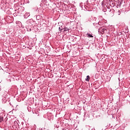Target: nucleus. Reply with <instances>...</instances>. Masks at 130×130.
<instances>
[{
    "mask_svg": "<svg viewBox=\"0 0 130 130\" xmlns=\"http://www.w3.org/2000/svg\"><path fill=\"white\" fill-rule=\"evenodd\" d=\"M14 124H15L16 126H19V124H18V122H17V121H14Z\"/></svg>",
    "mask_w": 130,
    "mask_h": 130,
    "instance_id": "nucleus-8",
    "label": "nucleus"
},
{
    "mask_svg": "<svg viewBox=\"0 0 130 130\" xmlns=\"http://www.w3.org/2000/svg\"><path fill=\"white\" fill-rule=\"evenodd\" d=\"M107 31L106 27H104L102 28L101 30L100 28L98 29V32L99 33H101V34H104Z\"/></svg>",
    "mask_w": 130,
    "mask_h": 130,
    "instance_id": "nucleus-2",
    "label": "nucleus"
},
{
    "mask_svg": "<svg viewBox=\"0 0 130 130\" xmlns=\"http://www.w3.org/2000/svg\"><path fill=\"white\" fill-rule=\"evenodd\" d=\"M64 31H69V28H68V27H64Z\"/></svg>",
    "mask_w": 130,
    "mask_h": 130,
    "instance_id": "nucleus-9",
    "label": "nucleus"
},
{
    "mask_svg": "<svg viewBox=\"0 0 130 130\" xmlns=\"http://www.w3.org/2000/svg\"><path fill=\"white\" fill-rule=\"evenodd\" d=\"M96 25H98V23H96Z\"/></svg>",
    "mask_w": 130,
    "mask_h": 130,
    "instance_id": "nucleus-14",
    "label": "nucleus"
},
{
    "mask_svg": "<svg viewBox=\"0 0 130 130\" xmlns=\"http://www.w3.org/2000/svg\"><path fill=\"white\" fill-rule=\"evenodd\" d=\"M2 90V88H1V86H0V91Z\"/></svg>",
    "mask_w": 130,
    "mask_h": 130,
    "instance_id": "nucleus-13",
    "label": "nucleus"
},
{
    "mask_svg": "<svg viewBox=\"0 0 130 130\" xmlns=\"http://www.w3.org/2000/svg\"><path fill=\"white\" fill-rule=\"evenodd\" d=\"M37 17H39V16H37Z\"/></svg>",
    "mask_w": 130,
    "mask_h": 130,
    "instance_id": "nucleus-15",
    "label": "nucleus"
},
{
    "mask_svg": "<svg viewBox=\"0 0 130 130\" xmlns=\"http://www.w3.org/2000/svg\"><path fill=\"white\" fill-rule=\"evenodd\" d=\"M104 12H107L110 17H113V16H114V10L113 9H109L108 8H107L106 11L104 10Z\"/></svg>",
    "mask_w": 130,
    "mask_h": 130,
    "instance_id": "nucleus-1",
    "label": "nucleus"
},
{
    "mask_svg": "<svg viewBox=\"0 0 130 130\" xmlns=\"http://www.w3.org/2000/svg\"><path fill=\"white\" fill-rule=\"evenodd\" d=\"M2 102L3 103H6L7 102V99L6 98H3L2 99Z\"/></svg>",
    "mask_w": 130,
    "mask_h": 130,
    "instance_id": "nucleus-7",
    "label": "nucleus"
},
{
    "mask_svg": "<svg viewBox=\"0 0 130 130\" xmlns=\"http://www.w3.org/2000/svg\"><path fill=\"white\" fill-rule=\"evenodd\" d=\"M29 25H26V28L27 29V30L28 31H31V26H32V24L31 23H30V22H29Z\"/></svg>",
    "mask_w": 130,
    "mask_h": 130,
    "instance_id": "nucleus-3",
    "label": "nucleus"
},
{
    "mask_svg": "<svg viewBox=\"0 0 130 130\" xmlns=\"http://www.w3.org/2000/svg\"><path fill=\"white\" fill-rule=\"evenodd\" d=\"M35 116H39V113H35Z\"/></svg>",
    "mask_w": 130,
    "mask_h": 130,
    "instance_id": "nucleus-10",
    "label": "nucleus"
},
{
    "mask_svg": "<svg viewBox=\"0 0 130 130\" xmlns=\"http://www.w3.org/2000/svg\"><path fill=\"white\" fill-rule=\"evenodd\" d=\"M85 81H86V82H89V81H90V76L89 75L87 76Z\"/></svg>",
    "mask_w": 130,
    "mask_h": 130,
    "instance_id": "nucleus-6",
    "label": "nucleus"
},
{
    "mask_svg": "<svg viewBox=\"0 0 130 130\" xmlns=\"http://www.w3.org/2000/svg\"><path fill=\"white\" fill-rule=\"evenodd\" d=\"M59 30L61 32V30H63V28H61L60 27H59Z\"/></svg>",
    "mask_w": 130,
    "mask_h": 130,
    "instance_id": "nucleus-12",
    "label": "nucleus"
},
{
    "mask_svg": "<svg viewBox=\"0 0 130 130\" xmlns=\"http://www.w3.org/2000/svg\"><path fill=\"white\" fill-rule=\"evenodd\" d=\"M87 37H88V38H93V36L92 35H91V34L88 33L87 34Z\"/></svg>",
    "mask_w": 130,
    "mask_h": 130,
    "instance_id": "nucleus-5",
    "label": "nucleus"
},
{
    "mask_svg": "<svg viewBox=\"0 0 130 130\" xmlns=\"http://www.w3.org/2000/svg\"><path fill=\"white\" fill-rule=\"evenodd\" d=\"M3 117L1 116L0 117V122H2L3 121Z\"/></svg>",
    "mask_w": 130,
    "mask_h": 130,
    "instance_id": "nucleus-11",
    "label": "nucleus"
},
{
    "mask_svg": "<svg viewBox=\"0 0 130 130\" xmlns=\"http://www.w3.org/2000/svg\"><path fill=\"white\" fill-rule=\"evenodd\" d=\"M24 18L25 19H27V18H28V17H30V13H26L24 16Z\"/></svg>",
    "mask_w": 130,
    "mask_h": 130,
    "instance_id": "nucleus-4",
    "label": "nucleus"
}]
</instances>
